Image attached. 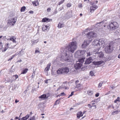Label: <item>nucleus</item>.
<instances>
[{
	"mask_svg": "<svg viewBox=\"0 0 120 120\" xmlns=\"http://www.w3.org/2000/svg\"><path fill=\"white\" fill-rule=\"evenodd\" d=\"M27 119L24 117H22L21 119V120H27Z\"/></svg>",
	"mask_w": 120,
	"mask_h": 120,
	"instance_id": "de8ad7c7",
	"label": "nucleus"
},
{
	"mask_svg": "<svg viewBox=\"0 0 120 120\" xmlns=\"http://www.w3.org/2000/svg\"><path fill=\"white\" fill-rule=\"evenodd\" d=\"M99 95V94L98 93H97L95 95V96L96 97H98Z\"/></svg>",
	"mask_w": 120,
	"mask_h": 120,
	"instance_id": "8fccbe9b",
	"label": "nucleus"
},
{
	"mask_svg": "<svg viewBox=\"0 0 120 120\" xmlns=\"http://www.w3.org/2000/svg\"><path fill=\"white\" fill-rule=\"evenodd\" d=\"M50 66V64L49 63L47 65L46 67L45 68V71H48L49 69Z\"/></svg>",
	"mask_w": 120,
	"mask_h": 120,
	"instance_id": "aec40b11",
	"label": "nucleus"
},
{
	"mask_svg": "<svg viewBox=\"0 0 120 120\" xmlns=\"http://www.w3.org/2000/svg\"><path fill=\"white\" fill-rule=\"evenodd\" d=\"M47 27V26H43V27H42V29L43 30H46V29Z\"/></svg>",
	"mask_w": 120,
	"mask_h": 120,
	"instance_id": "2f4dec72",
	"label": "nucleus"
},
{
	"mask_svg": "<svg viewBox=\"0 0 120 120\" xmlns=\"http://www.w3.org/2000/svg\"><path fill=\"white\" fill-rule=\"evenodd\" d=\"M90 4L91 5L90 6V12H93L94 11L98 8V6L95 4L94 2H91Z\"/></svg>",
	"mask_w": 120,
	"mask_h": 120,
	"instance_id": "39448f33",
	"label": "nucleus"
},
{
	"mask_svg": "<svg viewBox=\"0 0 120 120\" xmlns=\"http://www.w3.org/2000/svg\"><path fill=\"white\" fill-rule=\"evenodd\" d=\"M12 42L14 43H16V41L14 39V40L12 41Z\"/></svg>",
	"mask_w": 120,
	"mask_h": 120,
	"instance_id": "e2e57ef3",
	"label": "nucleus"
},
{
	"mask_svg": "<svg viewBox=\"0 0 120 120\" xmlns=\"http://www.w3.org/2000/svg\"><path fill=\"white\" fill-rule=\"evenodd\" d=\"M4 26V24L2 23L1 25H0V28H3Z\"/></svg>",
	"mask_w": 120,
	"mask_h": 120,
	"instance_id": "58836bf2",
	"label": "nucleus"
},
{
	"mask_svg": "<svg viewBox=\"0 0 120 120\" xmlns=\"http://www.w3.org/2000/svg\"><path fill=\"white\" fill-rule=\"evenodd\" d=\"M14 39L13 38H10L9 40H11L12 41L14 40Z\"/></svg>",
	"mask_w": 120,
	"mask_h": 120,
	"instance_id": "13d9d810",
	"label": "nucleus"
},
{
	"mask_svg": "<svg viewBox=\"0 0 120 120\" xmlns=\"http://www.w3.org/2000/svg\"><path fill=\"white\" fill-rule=\"evenodd\" d=\"M118 58H120V54L118 55Z\"/></svg>",
	"mask_w": 120,
	"mask_h": 120,
	"instance_id": "774afa93",
	"label": "nucleus"
},
{
	"mask_svg": "<svg viewBox=\"0 0 120 120\" xmlns=\"http://www.w3.org/2000/svg\"><path fill=\"white\" fill-rule=\"evenodd\" d=\"M57 74L58 75H59L60 74H62L63 73V71H62V68L59 69L58 70H57Z\"/></svg>",
	"mask_w": 120,
	"mask_h": 120,
	"instance_id": "f3484780",
	"label": "nucleus"
},
{
	"mask_svg": "<svg viewBox=\"0 0 120 120\" xmlns=\"http://www.w3.org/2000/svg\"><path fill=\"white\" fill-rule=\"evenodd\" d=\"M64 92L61 93H60V96L64 95Z\"/></svg>",
	"mask_w": 120,
	"mask_h": 120,
	"instance_id": "bf43d9fd",
	"label": "nucleus"
},
{
	"mask_svg": "<svg viewBox=\"0 0 120 120\" xmlns=\"http://www.w3.org/2000/svg\"><path fill=\"white\" fill-rule=\"evenodd\" d=\"M71 6V4L70 3H68L67 4V6L68 7H69Z\"/></svg>",
	"mask_w": 120,
	"mask_h": 120,
	"instance_id": "a19ab883",
	"label": "nucleus"
},
{
	"mask_svg": "<svg viewBox=\"0 0 120 120\" xmlns=\"http://www.w3.org/2000/svg\"><path fill=\"white\" fill-rule=\"evenodd\" d=\"M88 105L89 106V107L90 108H91L92 107V106H91L90 105V104H88Z\"/></svg>",
	"mask_w": 120,
	"mask_h": 120,
	"instance_id": "69168bd1",
	"label": "nucleus"
},
{
	"mask_svg": "<svg viewBox=\"0 0 120 120\" xmlns=\"http://www.w3.org/2000/svg\"><path fill=\"white\" fill-rule=\"evenodd\" d=\"M2 43L1 42H0V49H1L2 48Z\"/></svg>",
	"mask_w": 120,
	"mask_h": 120,
	"instance_id": "ea45409f",
	"label": "nucleus"
},
{
	"mask_svg": "<svg viewBox=\"0 0 120 120\" xmlns=\"http://www.w3.org/2000/svg\"><path fill=\"white\" fill-rule=\"evenodd\" d=\"M60 98L58 99H57L56 101L55 102V104L56 105L57 104H58L59 103V102L58 103L57 102L58 101H59V100H60Z\"/></svg>",
	"mask_w": 120,
	"mask_h": 120,
	"instance_id": "c9c22d12",
	"label": "nucleus"
},
{
	"mask_svg": "<svg viewBox=\"0 0 120 120\" xmlns=\"http://www.w3.org/2000/svg\"><path fill=\"white\" fill-rule=\"evenodd\" d=\"M96 56H97V57H99V58H101L103 56L104 54L103 52H100L97 53Z\"/></svg>",
	"mask_w": 120,
	"mask_h": 120,
	"instance_id": "4468645a",
	"label": "nucleus"
},
{
	"mask_svg": "<svg viewBox=\"0 0 120 120\" xmlns=\"http://www.w3.org/2000/svg\"><path fill=\"white\" fill-rule=\"evenodd\" d=\"M103 83V82L102 81L100 82L98 85V87H101Z\"/></svg>",
	"mask_w": 120,
	"mask_h": 120,
	"instance_id": "7c9ffc66",
	"label": "nucleus"
},
{
	"mask_svg": "<svg viewBox=\"0 0 120 120\" xmlns=\"http://www.w3.org/2000/svg\"><path fill=\"white\" fill-rule=\"evenodd\" d=\"M99 41L97 39H95L92 43V45L93 47H100V44H99Z\"/></svg>",
	"mask_w": 120,
	"mask_h": 120,
	"instance_id": "6e6552de",
	"label": "nucleus"
},
{
	"mask_svg": "<svg viewBox=\"0 0 120 120\" xmlns=\"http://www.w3.org/2000/svg\"><path fill=\"white\" fill-rule=\"evenodd\" d=\"M26 7L25 6H23L22 7L20 11L21 12L24 11H25V9Z\"/></svg>",
	"mask_w": 120,
	"mask_h": 120,
	"instance_id": "c85d7f7f",
	"label": "nucleus"
},
{
	"mask_svg": "<svg viewBox=\"0 0 120 120\" xmlns=\"http://www.w3.org/2000/svg\"><path fill=\"white\" fill-rule=\"evenodd\" d=\"M19 101H18L17 99H16L15 100V103H17L18 102H19Z\"/></svg>",
	"mask_w": 120,
	"mask_h": 120,
	"instance_id": "052dcab7",
	"label": "nucleus"
},
{
	"mask_svg": "<svg viewBox=\"0 0 120 120\" xmlns=\"http://www.w3.org/2000/svg\"><path fill=\"white\" fill-rule=\"evenodd\" d=\"M79 82V81L78 80H77L76 81H75V84L76 85H77V83Z\"/></svg>",
	"mask_w": 120,
	"mask_h": 120,
	"instance_id": "864d4df0",
	"label": "nucleus"
},
{
	"mask_svg": "<svg viewBox=\"0 0 120 120\" xmlns=\"http://www.w3.org/2000/svg\"><path fill=\"white\" fill-rule=\"evenodd\" d=\"M52 21V19H49L46 18H44L42 20V22H48L50 21Z\"/></svg>",
	"mask_w": 120,
	"mask_h": 120,
	"instance_id": "2eb2a0df",
	"label": "nucleus"
},
{
	"mask_svg": "<svg viewBox=\"0 0 120 120\" xmlns=\"http://www.w3.org/2000/svg\"><path fill=\"white\" fill-rule=\"evenodd\" d=\"M96 34L94 32H90L87 34L86 36L89 39L96 36Z\"/></svg>",
	"mask_w": 120,
	"mask_h": 120,
	"instance_id": "0eeeda50",
	"label": "nucleus"
},
{
	"mask_svg": "<svg viewBox=\"0 0 120 120\" xmlns=\"http://www.w3.org/2000/svg\"><path fill=\"white\" fill-rule=\"evenodd\" d=\"M14 71L15 70L13 68V66H12L11 68V69L10 70V71L12 73L14 72Z\"/></svg>",
	"mask_w": 120,
	"mask_h": 120,
	"instance_id": "f704fd0d",
	"label": "nucleus"
},
{
	"mask_svg": "<svg viewBox=\"0 0 120 120\" xmlns=\"http://www.w3.org/2000/svg\"><path fill=\"white\" fill-rule=\"evenodd\" d=\"M49 80H50V79H49ZM48 80H46L45 81V83H48Z\"/></svg>",
	"mask_w": 120,
	"mask_h": 120,
	"instance_id": "5fc2aeb1",
	"label": "nucleus"
},
{
	"mask_svg": "<svg viewBox=\"0 0 120 120\" xmlns=\"http://www.w3.org/2000/svg\"><path fill=\"white\" fill-rule=\"evenodd\" d=\"M17 21V18L15 17L12 19H10L8 20V24H9L11 26H14Z\"/></svg>",
	"mask_w": 120,
	"mask_h": 120,
	"instance_id": "20e7f679",
	"label": "nucleus"
},
{
	"mask_svg": "<svg viewBox=\"0 0 120 120\" xmlns=\"http://www.w3.org/2000/svg\"><path fill=\"white\" fill-rule=\"evenodd\" d=\"M83 88V86L82 85L79 83L77 85H76L74 88L75 89L77 88V89L75 90L76 91H77L78 90H80L82 89Z\"/></svg>",
	"mask_w": 120,
	"mask_h": 120,
	"instance_id": "1a4fd4ad",
	"label": "nucleus"
},
{
	"mask_svg": "<svg viewBox=\"0 0 120 120\" xmlns=\"http://www.w3.org/2000/svg\"><path fill=\"white\" fill-rule=\"evenodd\" d=\"M103 61H100L94 62V64L96 65H99L103 63Z\"/></svg>",
	"mask_w": 120,
	"mask_h": 120,
	"instance_id": "6ab92c4d",
	"label": "nucleus"
},
{
	"mask_svg": "<svg viewBox=\"0 0 120 120\" xmlns=\"http://www.w3.org/2000/svg\"><path fill=\"white\" fill-rule=\"evenodd\" d=\"M119 97H118L116 99V100H115L114 101V102L115 103H116L117 101H119Z\"/></svg>",
	"mask_w": 120,
	"mask_h": 120,
	"instance_id": "e433bc0d",
	"label": "nucleus"
},
{
	"mask_svg": "<svg viewBox=\"0 0 120 120\" xmlns=\"http://www.w3.org/2000/svg\"><path fill=\"white\" fill-rule=\"evenodd\" d=\"M87 54L86 56H89L91 55L90 53L89 52H86V53L85 54V55Z\"/></svg>",
	"mask_w": 120,
	"mask_h": 120,
	"instance_id": "c756f323",
	"label": "nucleus"
},
{
	"mask_svg": "<svg viewBox=\"0 0 120 120\" xmlns=\"http://www.w3.org/2000/svg\"><path fill=\"white\" fill-rule=\"evenodd\" d=\"M57 11L55 9L54 11V12L53 13V14H55L57 13Z\"/></svg>",
	"mask_w": 120,
	"mask_h": 120,
	"instance_id": "49530a36",
	"label": "nucleus"
},
{
	"mask_svg": "<svg viewBox=\"0 0 120 120\" xmlns=\"http://www.w3.org/2000/svg\"><path fill=\"white\" fill-rule=\"evenodd\" d=\"M31 118L33 120H35V117L34 116H33Z\"/></svg>",
	"mask_w": 120,
	"mask_h": 120,
	"instance_id": "6e6d98bb",
	"label": "nucleus"
},
{
	"mask_svg": "<svg viewBox=\"0 0 120 120\" xmlns=\"http://www.w3.org/2000/svg\"><path fill=\"white\" fill-rule=\"evenodd\" d=\"M18 77V75H13L12 77V80L13 81L15 80Z\"/></svg>",
	"mask_w": 120,
	"mask_h": 120,
	"instance_id": "5701e85b",
	"label": "nucleus"
},
{
	"mask_svg": "<svg viewBox=\"0 0 120 120\" xmlns=\"http://www.w3.org/2000/svg\"><path fill=\"white\" fill-rule=\"evenodd\" d=\"M113 50V48L110 45L106 46L105 49V52L107 53L111 52Z\"/></svg>",
	"mask_w": 120,
	"mask_h": 120,
	"instance_id": "423d86ee",
	"label": "nucleus"
},
{
	"mask_svg": "<svg viewBox=\"0 0 120 120\" xmlns=\"http://www.w3.org/2000/svg\"><path fill=\"white\" fill-rule=\"evenodd\" d=\"M86 53L85 51L79 50L75 52V58H78L80 57L81 58L78 59V61L77 62V63L74 65V67L76 69H79L82 65V64L84 61L85 57V54Z\"/></svg>",
	"mask_w": 120,
	"mask_h": 120,
	"instance_id": "f03ea898",
	"label": "nucleus"
},
{
	"mask_svg": "<svg viewBox=\"0 0 120 120\" xmlns=\"http://www.w3.org/2000/svg\"><path fill=\"white\" fill-rule=\"evenodd\" d=\"M90 74L91 76H93L94 75L93 72L92 71H91L90 72Z\"/></svg>",
	"mask_w": 120,
	"mask_h": 120,
	"instance_id": "37998d69",
	"label": "nucleus"
},
{
	"mask_svg": "<svg viewBox=\"0 0 120 120\" xmlns=\"http://www.w3.org/2000/svg\"><path fill=\"white\" fill-rule=\"evenodd\" d=\"M73 93H74L73 92H71V94L69 95V96L68 97V98H69L70 97L72 96L73 95Z\"/></svg>",
	"mask_w": 120,
	"mask_h": 120,
	"instance_id": "c03bdc74",
	"label": "nucleus"
},
{
	"mask_svg": "<svg viewBox=\"0 0 120 120\" xmlns=\"http://www.w3.org/2000/svg\"><path fill=\"white\" fill-rule=\"evenodd\" d=\"M51 9L50 8H48L47 9V11L48 12H50V11L51 10Z\"/></svg>",
	"mask_w": 120,
	"mask_h": 120,
	"instance_id": "3c124183",
	"label": "nucleus"
},
{
	"mask_svg": "<svg viewBox=\"0 0 120 120\" xmlns=\"http://www.w3.org/2000/svg\"><path fill=\"white\" fill-rule=\"evenodd\" d=\"M22 61V60H18L17 61V62H21Z\"/></svg>",
	"mask_w": 120,
	"mask_h": 120,
	"instance_id": "680f3d73",
	"label": "nucleus"
},
{
	"mask_svg": "<svg viewBox=\"0 0 120 120\" xmlns=\"http://www.w3.org/2000/svg\"><path fill=\"white\" fill-rule=\"evenodd\" d=\"M93 102L94 101L95 102H97V99H95L93 101Z\"/></svg>",
	"mask_w": 120,
	"mask_h": 120,
	"instance_id": "0e129e2a",
	"label": "nucleus"
},
{
	"mask_svg": "<svg viewBox=\"0 0 120 120\" xmlns=\"http://www.w3.org/2000/svg\"><path fill=\"white\" fill-rule=\"evenodd\" d=\"M37 41V40H34V41H32V42L33 44H35L36 43L38 42V41Z\"/></svg>",
	"mask_w": 120,
	"mask_h": 120,
	"instance_id": "4c0bfd02",
	"label": "nucleus"
},
{
	"mask_svg": "<svg viewBox=\"0 0 120 120\" xmlns=\"http://www.w3.org/2000/svg\"><path fill=\"white\" fill-rule=\"evenodd\" d=\"M103 23H104V21H102L100 22H99L97 23L95 27L97 28H98V27H100L102 25V24H103Z\"/></svg>",
	"mask_w": 120,
	"mask_h": 120,
	"instance_id": "dca6fc26",
	"label": "nucleus"
},
{
	"mask_svg": "<svg viewBox=\"0 0 120 120\" xmlns=\"http://www.w3.org/2000/svg\"><path fill=\"white\" fill-rule=\"evenodd\" d=\"M29 115H27L25 117L27 119L29 117Z\"/></svg>",
	"mask_w": 120,
	"mask_h": 120,
	"instance_id": "09e8293b",
	"label": "nucleus"
},
{
	"mask_svg": "<svg viewBox=\"0 0 120 120\" xmlns=\"http://www.w3.org/2000/svg\"><path fill=\"white\" fill-rule=\"evenodd\" d=\"M77 47V43L76 41L70 43L65 48L63 54L61 57V60L67 62L70 61V58L69 56L70 52L73 53Z\"/></svg>",
	"mask_w": 120,
	"mask_h": 120,
	"instance_id": "f257e3e1",
	"label": "nucleus"
},
{
	"mask_svg": "<svg viewBox=\"0 0 120 120\" xmlns=\"http://www.w3.org/2000/svg\"><path fill=\"white\" fill-rule=\"evenodd\" d=\"M109 26L111 30H113L117 28L119 26V25L116 22H113L109 23Z\"/></svg>",
	"mask_w": 120,
	"mask_h": 120,
	"instance_id": "7ed1b4c3",
	"label": "nucleus"
},
{
	"mask_svg": "<svg viewBox=\"0 0 120 120\" xmlns=\"http://www.w3.org/2000/svg\"><path fill=\"white\" fill-rule=\"evenodd\" d=\"M67 15L69 16H72L71 12H68L67 13Z\"/></svg>",
	"mask_w": 120,
	"mask_h": 120,
	"instance_id": "473e14b6",
	"label": "nucleus"
},
{
	"mask_svg": "<svg viewBox=\"0 0 120 120\" xmlns=\"http://www.w3.org/2000/svg\"><path fill=\"white\" fill-rule=\"evenodd\" d=\"M64 1L65 0H61V1L59 2V3H58V5H60L61 4H62L64 2Z\"/></svg>",
	"mask_w": 120,
	"mask_h": 120,
	"instance_id": "72a5a7b5",
	"label": "nucleus"
},
{
	"mask_svg": "<svg viewBox=\"0 0 120 120\" xmlns=\"http://www.w3.org/2000/svg\"><path fill=\"white\" fill-rule=\"evenodd\" d=\"M64 25L63 24H61L60 23H59L58 24V26L59 28H60L61 27H63Z\"/></svg>",
	"mask_w": 120,
	"mask_h": 120,
	"instance_id": "cd10ccee",
	"label": "nucleus"
},
{
	"mask_svg": "<svg viewBox=\"0 0 120 120\" xmlns=\"http://www.w3.org/2000/svg\"><path fill=\"white\" fill-rule=\"evenodd\" d=\"M99 44H100V47H99V48H100L101 47L102 45L104 44L105 43L106 40L104 39H102L99 40Z\"/></svg>",
	"mask_w": 120,
	"mask_h": 120,
	"instance_id": "9d476101",
	"label": "nucleus"
},
{
	"mask_svg": "<svg viewBox=\"0 0 120 120\" xmlns=\"http://www.w3.org/2000/svg\"><path fill=\"white\" fill-rule=\"evenodd\" d=\"M46 94H44L42 95L39 97V98H45L46 97Z\"/></svg>",
	"mask_w": 120,
	"mask_h": 120,
	"instance_id": "a878e982",
	"label": "nucleus"
},
{
	"mask_svg": "<svg viewBox=\"0 0 120 120\" xmlns=\"http://www.w3.org/2000/svg\"><path fill=\"white\" fill-rule=\"evenodd\" d=\"M62 68L63 73L67 74L69 71V68L67 67H65Z\"/></svg>",
	"mask_w": 120,
	"mask_h": 120,
	"instance_id": "ddd939ff",
	"label": "nucleus"
},
{
	"mask_svg": "<svg viewBox=\"0 0 120 120\" xmlns=\"http://www.w3.org/2000/svg\"><path fill=\"white\" fill-rule=\"evenodd\" d=\"M89 42L88 41H85L83 43L82 45V47L83 48H85L89 45Z\"/></svg>",
	"mask_w": 120,
	"mask_h": 120,
	"instance_id": "f8f14e48",
	"label": "nucleus"
},
{
	"mask_svg": "<svg viewBox=\"0 0 120 120\" xmlns=\"http://www.w3.org/2000/svg\"><path fill=\"white\" fill-rule=\"evenodd\" d=\"M78 6L79 8H81L82 7V4H79Z\"/></svg>",
	"mask_w": 120,
	"mask_h": 120,
	"instance_id": "79ce46f5",
	"label": "nucleus"
},
{
	"mask_svg": "<svg viewBox=\"0 0 120 120\" xmlns=\"http://www.w3.org/2000/svg\"><path fill=\"white\" fill-rule=\"evenodd\" d=\"M9 44L7 43V46L5 47L4 50L3 49L2 51L3 52H4L8 49V45Z\"/></svg>",
	"mask_w": 120,
	"mask_h": 120,
	"instance_id": "bb28decb",
	"label": "nucleus"
},
{
	"mask_svg": "<svg viewBox=\"0 0 120 120\" xmlns=\"http://www.w3.org/2000/svg\"><path fill=\"white\" fill-rule=\"evenodd\" d=\"M28 70V69H27V68L25 69H24L23 70V71L21 73V74H24L26 73L27 72Z\"/></svg>",
	"mask_w": 120,
	"mask_h": 120,
	"instance_id": "393cba45",
	"label": "nucleus"
},
{
	"mask_svg": "<svg viewBox=\"0 0 120 120\" xmlns=\"http://www.w3.org/2000/svg\"><path fill=\"white\" fill-rule=\"evenodd\" d=\"M40 51L39 50H36L35 51V53H38Z\"/></svg>",
	"mask_w": 120,
	"mask_h": 120,
	"instance_id": "603ef678",
	"label": "nucleus"
},
{
	"mask_svg": "<svg viewBox=\"0 0 120 120\" xmlns=\"http://www.w3.org/2000/svg\"><path fill=\"white\" fill-rule=\"evenodd\" d=\"M82 112L81 111H80L77 113V117L79 118L80 117L82 116H83Z\"/></svg>",
	"mask_w": 120,
	"mask_h": 120,
	"instance_id": "a211bd4d",
	"label": "nucleus"
},
{
	"mask_svg": "<svg viewBox=\"0 0 120 120\" xmlns=\"http://www.w3.org/2000/svg\"><path fill=\"white\" fill-rule=\"evenodd\" d=\"M114 113L116 114H117L118 113V112L117 111H114L113 112H112V113Z\"/></svg>",
	"mask_w": 120,
	"mask_h": 120,
	"instance_id": "a18cd8bd",
	"label": "nucleus"
},
{
	"mask_svg": "<svg viewBox=\"0 0 120 120\" xmlns=\"http://www.w3.org/2000/svg\"><path fill=\"white\" fill-rule=\"evenodd\" d=\"M3 38L4 40H5V39H6L7 38H6V36H4L3 37Z\"/></svg>",
	"mask_w": 120,
	"mask_h": 120,
	"instance_id": "338daca9",
	"label": "nucleus"
},
{
	"mask_svg": "<svg viewBox=\"0 0 120 120\" xmlns=\"http://www.w3.org/2000/svg\"><path fill=\"white\" fill-rule=\"evenodd\" d=\"M93 93V91L90 90H88L87 92V93L88 95H92Z\"/></svg>",
	"mask_w": 120,
	"mask_h": 120,
	"instance_id": "b1692460",
	"label": "nucleus"
},
{
	"mask_svg": "<svg viewBox=\"0 0 120 120\" xmlns=\"http://www.w3.org/2000/svg\"><path fill=\"white\" fill-rule=\"evenodd\" d=\"M93 60V59L92 57H90L86 60L85 63V64H90L92 62Z\"/></svg>",
	"mask_w": 120,
	"mask_h": 120,
	"instance_id": "9b49d317",
	"label": "nucleus"
},
{
	"mask_svg": "<svg viewBox=\"0 0 120 120\" xmlns=\"http://www.w3.org/2000/svg\"><path fill=\"white\" fill-rule=\"evenodd\" d=\"M100 49L98 47L97 48L95 49L93 51L94 53L96 55L97 53L98 52V51H99Z\"/></svg>",
	"mask_w": 120,
	"mask_h": 120,
	"instance_id": "412c9836",
	"label": "nucleus"
},
{
	"mask_svg": "<svg viewBox=\"0 0 120 120\" xmlns=\"http://www.w3.org/2000/svg\"><path fill=\"white\" fill-rule=\"evenodd\" d=\"M32 3L34 5H35V6H37L38 5L39 3L38 0H36L32 2Z\"/></svg>",
	"mask_w": 120,
	"mask_h": 120,
	"instance_id": "4be33fe9",
	"label": "nucleus"
},
{
	"mask_svg": "<svg viewBox=\"0 0 120 120\" xmlns=\"http://www.w3.org/2000/svg\"><path fill=\"white\" fill-rule=\"evenodd\" d=\"M13 57V56L12 57H11V58L9 59L8 60V61H9L10 60H11Z\"/></svg>",
	"mask_w": 120,
	"mask_h": 120,
	"instance_id": "4d7b16f0",
	"label": "nucleus"
}]
</instances>
